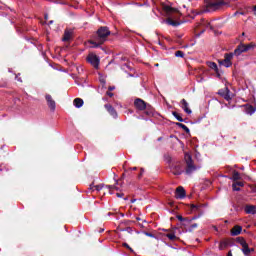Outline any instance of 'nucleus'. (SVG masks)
<instances>
[{"instance_id": "obj_31", "label": "nucleus", "mask_w": 256, "mask_h": 256, "mask_svg": "<svg viewBox=\"0 0 256 256\" xmlns=\"http://www.w3.org/2000/svg\"><path fill=\"white\" fill-rule=\"evenodd\" d=\"M201 24L204 25L206 28L211 27V24L209 22H207L205 19H202Z\"/></svg>"}, {"instance_id": "obj_22", "label": "nucleus", "mask_w": 256, "mask_h": 256, "mask_svg": "<svg viewBox=\"0 0 256 256\" xmlns=\"http://www.w3.org/2000/svg\"><path fill=\"white\" fill-rule=\"evenodd\" d=\"M208 67L215 71L216 73H219V68L217 67V63L215 62H208Z\"/></svg>"}, {"instance_id": "obj_2", "label": "nucleus", "mask_w": 256, "mask_h": 256, "mask_svg": "<svg viewBox=\"0 0 256 256\" xmlns=\"http://www.w3.org/2000/svg\"><path fill=\"white\" fill-rule=\"evenodd\" d=\"M229 5V0H205L204 3V13H211Z\"/></svg>"}, {"instance_id": "obj_18", "label": "nucleus", "mask_w": 256, "mask_h": 256, "mask_svg": "<svg viewBox=\"0 0 256 256\" xmlns=\"http://www.w3.org/2000/svg\"><path fill=\"white\" fill-rule=\"evenodd\" d=\"M245 212L250 215H255L256 213V206L248 205L245 207Z\"/></svg>"}, {"instance_id": "obj_33", "label": "nucleus", "mask_w": 256, "mask_h": 256, "mask_svg": "<svg viewBox=\"0 0 256 256\" xmlns=\"http://www.w3.org/2000/svg\"><path fill=\"white\" fill-rule=\"evenodd\" d=\"M198 225L197 223H194L190 226L189 231H193V229H197Z\"/></svg>"}, {"instance_id": "obj_8", "label": "nucleus", "mask_w": 256, "mask_h": 256, "mask_svg": "<svg viewBox=\"0 0 256 256\" xmlns=\"http://www.w3.org/2000/svg\"><path fill=\"white\" fill-rule=\"evenodd\" d=\"M218 95H220V97H223L225 101H231V99H233V97L231 96V91L227 87H225L224 89H220L218 91Z\"/></svg>"}, {"instance_id": "obj_34", "label": "nucleus", "mask_w": 256, "mask_h": 256, "mask_svg": "<svg viewBox=\"0 0 256 256\" xmlns=\"http://www.w3.org/2000/svg\"><path fill=\"white\" fill-rule=\"evenodd\" d=\"M168 24L175 27L177 25V22H174L173 20H168Z\"/></svg>"}, {"instance_id": "obj_39", "label": "nucleus", "mask_w": 256, "mask_h": 256, "mask_svg": "<svg viewBox=\"0 0 256 256\" xmlns=\"http://www.w3.org/2000/svg\"><path fill=\"white\" fill-rule=\"evenodd\" d=\"M201 216H194L190 221H195V219H199Z\"/></svg>"}, {"instance_id": "obj_43", "label": "nucleus", "mask_w": 256, "mask_h": 256, "mask_svg": "<svg viewBox=\"0 0 256 256\" xmlns=\"http://www.w3.org/2000/svg\"><path fill=\"white\" fill-rule=\"evenodd\" d=\"M253 12H254V15L256 16V5L254 6Z\"/></svg>"}, {"instance_id": "obj_40", "label": "nucleus", "mask_w": 256, "mask_h": 256, "mask_svg": "<svg viewBox=\"0 0 256 256\" xmlns=\"http://www.w3.org/2000/svg\"><path fill=\"white\" fill-rule=\"evenodd\" d=\"M96 191H101V186H95Z\"/></svg>"}, {"instance_id": "obj_38", "label": "nucleus", "mask_w": 256, "mask_h": 256, "mask_svg": "<svg viewBox=\"0 0 256 256\" xmlns=\"http://www.w3.org/2000/svg\"><path fill=\"white\" fill-rule=\"evenodd\" d=\"M145 113L146 115H149V116L153 115V111H146Z\"/></svg>"}, {"instance_id": "obj_7", "label": "nucleus", "mask_w": 256, "mask_h": 256, "mask_svg": "<svg viewBox=\"0 0 256 256\" xmlns=\"http://www.w3.org/2000/svg\"><path fill=\"white\" fill-rule=\"evenodd\" d=\"M233 57V53L225 54L224 59L219 61L220 65H223L224 67H231V65H233V63L231 62V59H233Z\"/></svg>"}, {"instance_id": "obj_32", "label": "nucleus", "mask_w": 256, "mask_h": 256, "mask_svg": "<svg viewBox=\"0 0 256 256\" xmlns=\"http://www.w3.org/2000/svg\"><path fill=\"white\" fill-rule=\"evenodd\" d=\"M232 189H233V191H241V188H239V186H237V184H233Z\"/></svg>"}, {"instance_id": "obj_20", "label": "nucleus", "mask_w": 256, "mask_h": 256, "mask_svg": "<svg viewBox=\"0 0 256 256\" xmlns=\"http://www.w3.org/2000/svg\"><path fill=\"white\" fill-rule=\"evenodd\" d=\"M236 243H239V245H241L242 249H243V247H246L248 245L247 241H245V239L243 237L236 238Z\"/></svg>"}, {"instance_id": "obj_6", "label": "nucleus", "mask_w": 256, "mask_h": 256, "mask_svg": "<svg viewBox=\"0 0 256 256\" xmlns=\"http://www.w3.org/2000/svg\"><path fill=\"white\" fill-rule=\"evenodd\" d=\"M170 171L173 175H181L183 173V164L181 162H173L170 165Z\"/></svg>"}, {"instance_id": "obj_48", "label": "nucleus", "mask_w": 256, "mask_h": 256, "mask_svg": "<svg viewBox=\"0 0 256 256\" xmlns=\"http://www.w3.org/2000/svg\"><path fill=\"white\" fill-rule=\"evenodd\" d=\"M49 25H53V20H51V21L49 22Z\"/></svg>"}, {"instance_id": "obj_47", "label": "nucleus", "mask_w": 256, "mask_h": 256, "mask_svg": "<svg viewBox=\"0 0 256 256\" xmlns=\"http://www.w3.org/2000/svg\"><path fill=\"white\" fill-rule=\"evenodd\" d=\"M227 256H233V254L231 252H228V255Z\"/></svg>"}, {"instance_id": "obj_24", "label": "nucleus", "mask_w": 256, "mask_h": 256, "mask_svg": "<svg viewBox=\"0 0 256 256\" xmlns=\"http://www.w3.org/2000/svg\"><path fill=\"white\" fill-rule=\"evenodd\" d=\"M232 179L233 181H239V179H241V174H239L237 171H234L232 174Z\"/></svg>"}, {"instance_id": "obj_36", "label": "nucleus", "mask_w": 256, "mask_h": 256, "mask_svg": "<svg viewBox=\"0 0 256 256\" xmlns=\"http://www.w3.org/2000/svg\"><path fill=\"white\" fill-rule=\"evenodd\" d=\"M123 247H126V249H129V251L133 252V248H130V247H129V244L124 243V244H123Z\"/></svg>"}, {"instance_id": "obj_19", "label": "nucleus", "mask_w": 256, "mask_h": 256, "mask_svg": "<svg viewBox=\"0 0 256 256\" xmlns=\"http://www.w3.org/2000/svg\"><path fill=\"white\" fill-rule=\"evenodd\" d=\"M73 103L77 107V109L83 107V99L81 98H75Z\"/></svg>"}, {"instance_id": "obj_25", "label": "nucleus", "mask_w": 256, "mask_h": 256, "mask_svg": "<svg viewBox=\"0 0 256 256\" xmlns=\"http://www.w3.org/2000/svg\"><path fill=\"white\" fill-rule=\"evenodd\" d=\"M172 115L177 119V121H180V123H183V117H181V114L177 112H172Z\"/></svg>"}, {"instance_id": "obj_41", "label": "nucleus", "mask_w": 256, "mask_h": 256, "mask_svg": "<svg viewBox=\"0 0 256 256\" xmlns=\"http://www.w3.org/2000/svg\"><path fill=\"white\" fill-rule=\"evenodd\" d=\"M116 195H117V197H119V198H121V197H123V193H116Z\"/></svg>"}, {"instance_id": "obj_29", "label": "nucleus", "mask_w": 256, "mask_h": 256, "mask_svg": "<svg viewBox=\"0 0 256 256\" xmlns=\"http://www.w3.org/2000/svg\"><path fill=\"white\" fill-rule=\"evenodd\" d=\"M247 113H249V115H253V113H255V108H253V106H249L247 108Z\"/></svg>"}, {"instance_id": "obj_37", "label": "nucleus", "mask_w": 256, "mask_h": 256, "mask_svg": "<svg viewBox=\"0 0 256 256\" xmlns=\"http://www.w3.org/2000/svg\"><path fill=\"white\" fill-rule=\"evenodd\" d=\"M145 236H146V237L155 238V235H153L152 233H149V232H145Z\"/></svg>"}, {"instance_id": "obj_50", "label": "nucleus", "mask_w": 256, "mask_h": 256, "mask_svg": "<svg viewBox=\"0 0 256 256\" xmlns=\"http://www.w3.org/2000/svg\"><path fill=\"white\" fill-rule=\"evenodd\" d=\"M112 189H116L117 190L118 188L116 186H112Z\"/></svg>"}, {"instance_id": "obj_49", "label": "nucleus", "mask_w": 256, "mask_h": 256, "mask_svg": "<svg viewBox=\"0 0 256 256\" xmlns=\"http://www.w3.org/2000/svg\"><path fill=\"white\" fill-rule=\"evenodd\" d=\"M109 97H112L113 93H108Z\"/></svg>"}, {"instance_id": "obj_11", "label": "nucleus", "mask_w": 256, "mask_h": 256, "mask_svg": "<svg viewBox=\"0 0 256 256\" xmlns=\"http://www.w3.org/2000/svg\"><path fill=\"white\" fill-rule=\"evenodd\" d=\"M180 105L183 111L187 113V115H191L193 113V111L189 108V103L187 102V100L182 99Z\"/></svg>"}, {"instance_id": "obj_15", "label": "nucleus", "mask_w": 256, "mask_h": 256, "mask_svg": "<svg viewBox=\"0 0 256 256\" xmlns=\"http://www.w3.org/2000/svg\"><path fill=\"white\" fill-rule=\"evenodd\" d=\"M72 37H73V31L65 30L62 41H71Z\"/></svg>"}, {"instance_id": "obj_14", "label": "nucleus", "mask_w": 256, "mask_h": 256, "mask_svg": "<svg viewBox=\"0 0 256 256\" xmlns=\"http://www.w3.org/2000/svg\"><path fill=\"white\" fill-rule=\"evenodd\" d=\"M241 231H243V228L239 225H236L231 230V235L233 237H237V235H241Z\"/></svg>"}, {"instance_id": "obj_45", "label": "nucleus", "mask_w": 256, "mask_h": 256, "mask_svg": "<svg viewBox=\"0 0 256 256\" xmlns=\"http://www.w3.org/2000/svg\"><path fill=\"white\" fill-rule=\"evenodd\" d=\"M131 171H137V167L130 168Z\"/></svg>"}, {"instance_id": "obj_30", "label": "nucleus", "mask_w": 256, "mask_h": 256, "mask_svg": "<svg viewBox=\"0 0 256 256\" xmlns=\"http://www.w3.org/2000/svg\"><path fill=\"white\" fill-rule=\"evenodd\" d=\"M227 247V242H220L219 244V249L220 251H223Z\"/></svg>"}, {"instance_id": "obj_17", "label": "nucleus", "mask_w": 256, "mask_h": 256, "mask_svg": "<svg viewBox=\"0 0 256 256\" xmlns=\"http://www.w3.org/2000/svg\"><path fill=\"white\" fill-rule=\"evenodd\" d=\"M164 11L168 15V17H170L172 13H177V9L171 6H164Z\"/></svg>"}, {"instance_id": "obj_1", "label": "nucleus", "mask_w": 256, "mask_h": 256, "mask_svg": "<svg viewBox=\"0 0 256 256\" xmlns=\"http://www.w3.org/2000/svg\"><path fill=\"white\" fill-rule=\"evenodd\" d=\"M111 35V31H109L108 27H100L97 31V34L94 38V40H91L90 43L93 45V47H99L100 45H103L105 41H107V37Z\"/></svg>"}, {"instance_id": "obj_52", "label": "nucleus", "mask_w": 256, "mask_h": 256, "mask_svg": "<svg viewBox=\"0 0 256 256\" xmlns=\"http://www.w3.org/2000/svg\"><path fill=\"white\" fill-rule=\"evenodd\" d=\"M143 172V169L141 170ZM141 172V174L139 175V177H141V175H143V173Z\"/></svg>"}, {"instance_id": "obj_4", "label": "nucleus", "mask_w": 256, "mask_h": 256, "mask_svg": "<svg viewBox=\"0 0 256 256\" xmlns=\"http://www.w3.org/2000/svg\"><path fill=\"white\" fill-rule=\"evenodd\" d=\"M255 47V43L251 42L250 44H243L241 43L236 47L234 50L233 55L239 57L242 53H247V51H251Z\"/></svg>"}, {"instance_id": "obj_51", "label": "nucleus", "mask_w": 256, "mask_h": 256, "mask_svg": "<svg viewBox=\"0 0 256 256\" xmlns=\"http://www.w3.org/2000/svg\"><path fill=\"white\" fill-rule=\"evenodd\" d=\"M45 19H46V20L49 19V16L45 15Z\"/></svg>"}, {"instance_id": "obj_35", "label": "nucleus", "mask_w": 256, "mask_h": 256, "mask_svg": "<svg viewBox=\"0 0 256 256\" xmlns=\"http://www.w3.org/2000/svg\"><path fill=\"white\" fill-rule=\"evenodd\" d=\"M237 187H243L245 184L243 182H235L234 183Z\"/></svg>"}, {"instance_id": "obj_10", "label": "nucleus", "mask_w": 256, "mask_h": 256, "mask_svg": "<svg viewBox=\"0 0 256 256\" xmlns=\"http://www.w3.org/2000/svg\"><path fill=\"white\" fill-rule=\"evenodd\" d=\"M134 105H135L136 109H138L139 111H145V109H147V104L145 103V101H143L140 98H137L134 101Z\"/></svg>"}, {"instance_id": "obj_27", "label": "nucleus", "mask_w": 256, "mask_h": 256, "mask_svg": "<svg viewBox=\"0 0 256 256\" xmlns=\"http://www.w3.org/2000/svg\"><path fill=\"white\" fill-rule=\"evenodd\" d=\"M191 211L195 212V211H200L201 209V205H194L192 204L190 207Z\"/></svg>"}, {"instance_id": "obj_46", "label": "nucleus", "mask_w": 256, "mask_h": 256, "mask_svg": "<svg viewBox=\"0 0 256 256\" xmlns=\"http://www.w3.org/2000/svg\"><path fill=\"white\" fill-rule=\"evenodd\" d=\"M136 221H141V218H139V217H136Z\"/></svg>"}, {"instance_id": "obj_21", "label": "nucleus", "mask_w": 256, "mask_h": 256, "mask_svg": "<svg viewBox=\"0 0 256 256\" xmlns=\"http://www.w3.org/2000/svg\"><path fill=\"white\" fill-rule=\"evenodd\" d=\"M176 218L178 219V221H181V223H184V225H189V223H191V220L184 218L181 215L176 216Z\"/></svg>"}, {"instance_id": "obj_26", "label": "nucleus", "mask_w": 256, "mask_h": 256, "mask_svg": "<svg viewBox=\"0 0 256 256\" xmlns=\"http://www.w3.org/2000/svg\"><path fill=\"white\" fill-rule=\"evenodd\" d=\"M178 127H181V129H183L186 133H189V127H187L185 124L183 123H177Z\"/></svg>"}, {"instance_id": "obj_12", "label": "nucleus", "mask_w": 256, "mask_h": 256, "mask_svg": "<svg viewBox=\"0 0 256 256\" xmlns=\"http://www.w3.org/2000/svg\"><path fill=\"white\" fill-rule=\"evenodd\" d=\"M185 195V189L183 188V186H179L175 191L176 199H185Z\"/></svg>"}, {"instance_id": "obj_44", "label": "nucleus", "mask_w": 256, "mask_h": 256, "mask_svg": "<svg viewBox=\"0 0 256 256\" xmlns=\"http://www.w3.org/2000/svg\"><path fill=\"white\" fill-rule=\"evenodd\" d=\"M16 79H17V81H20V83L23 81V80H21V78H19L18 76H16Z\"/></svg>"}, {"instance_id": "obj_23", "label": "nucleus", "mask_w": 256, "mask_h": 256, "mask_svg": "<svg viewBox=\"0 0 256 256\" xmlns=\"http://www.w3.org/2000/svg\"><path fill=\"white\" fill-rule=\"evenodd\" d=\"M165 236L168 237L170 241H177V239H179L174 232L168 233Z\"/></svg>"}, {"instance_id": "obj_28", "label": "nucleus", "mask_w": 256, "mask_h": 256, "mask_svg": "<svg viewBox=\"0 0 256 256\" xmlns=\"http://www.w3.org/2000/svg\"><path fill=\"white\" fill-rule=\"evenodd\" d=\"M175 57L183 58V57H185V53H183V51H181V50H178L175 52Z\"/></svg>"}, {"instance_id": "obj_42", "label": "nucleus", "mask_w": 256, "mask_h": 256, "mask_svg": "<svg viewBox=\"0 0 256 256\" xmlns=\"http://www.w3.org/2000/svg\"><path fill=\"white\" fill-rule=\"evenodd\" d=\"M115 90V87L112 86V87H109V91H114Z\"/></svg>"}, {"instance_id": "obj_13", "label": "nucleus", "mask_w": 256, "mask_h": 256, "mask_svg": "<svg viewBox=\"0 0 256 256\" xmlns=\"http://www.w3.org/2000/svg\"><path fill=\"white\" fill-rule=\"evenodd\" d=\"M105 109L111 116H113L114 119H117V111L115 110V108H113V106H111V104H106Z\"/></svg>"}, {"instance_id": "obj_53", "label": "nucleus", "mask_w": 256, "mask_h": 256, "mask_svg": "<svg viewBox=\"0 0 256 256\" xmlns=\"http://www.w3.org/2000/svg\"><path fill=\"white\" fill-rule=\"evenodd\" d=\"M111 215H113V214H112L111 212H109V213H108V216H111Z\"/></svg>"}, {"instance_id": "obj_9", "label": "nucleus", "mask_w": 256, "mask_h": 256, "mask_svg": "<svg viewBox=\"0 0 256 256\" xmlns=\"http://www.w3.org/2000/svg\"><path fill=\"white\" fill-rule=\"evenodd\" d=\"M45 99L50 111H55V109L57 108V103L55 102L53 97L50 94H46Z\"/></svg>"}, {"instance_id": "obj_5", "label": "nucleus", "mask_w": 256, "mask_h": 256, "mask_svg": "<svg viewBox=\"0 0 256 256\" xmlns=\"http://www.w3.org/2000/svg\"><path fill=\"white\" fill-rule=\"evenodd\" d=\"M86 60L90 63V65H92V67H94V69H99V63L101 60L96 54H88Z\"/></svg>"}, {"instance_id": "obj_54", "label": "nucleus", "mask_w": 256, "mask_h": 256, "mask_svg": "<svg viewBox=\"0 0 256 256\" xmlns=\"http://www.w3.org/2000/svg\"><path fill=\"white\" fill-rule=\"evenodd\" d=\"M155 67H159V64H155Z\"/></svg>"}, {"instance_id": "obj_16", "label": "nucleus", "mask_w": 256, "mask_h": 256, "mask_svg": "<svg viewBox=\"0 0 256 256\" xmlns=\"http://www.w3.org/2000/svg\"><path fill=\"white\" fill-rule=\"evenodd\" d=\"M242 253H244L245 256H249L251 255V253H253V251H255V249L253 248H249V244H247L246 246H244L241 249Z\"/></svg>"}, {"instance_id": "obj_3", "label": "nucleus", "mask_w": 256, "mask_h": 256, "mask_svg": "<svg viewBox=\"0 0 256 256\" xmlns=\"http://www.w3.org/2000/svg\"><path fill=\"white\" fill-rule=\"evenodd\" d=\"M184 159L186 161V175H193L195 171H199V169H201L200 165H195V162H193V158H191L190 154H185Z\"/></svg>"}]
</instances>
